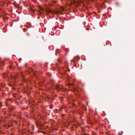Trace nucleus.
Segmentation results:
<instances>
[{"label":"nucleus","mask_w":135,"mask_h":135,"mask_svg":"<svg viewBox=\"0 0 135 135\" xmlns=\"http://www.w3.org/2000/svg\"><path fill=\"white\" fill-rule=\"evenodd\" d=\"M12 126V125H8V127H11Z\"/></svg>","instance_id":"nucleus-4"},{"label":"nucleus","mask_w":135,"mask_h":135,"mask_svg":"<svg viewBox=\"0 0 135 135\" xmlns=\"http://www.w3.org/2000/svg\"><path fill=\"white\" fill-rule=\"evenodd\" d=\"M3 75V76H4V77L5 78L6 77V76L7 75V74L5 73H4Z\"/></svg>","instance_id":"nucleus-2"},{"label":"nucleus","mask_w":135,"mask_h":135,"mask_svg":"<svg viewBox=\"0 0 135 135\" xmlns=\"http://www.w3.org/2000/svg\"><path fill=\"white\" fill-rule=\"evenodd\" d=\"M9 68L10 69H12V65H11V66H10L9 67Z\"/></svg>","instance_id":"nucleus-3"},{"label":"nucleus","mask_w":135,"mask_h":135,"mask_svg":"<svg viewBox=\"0 0 135 135\" xmlns=\"http://www.w3.org/2000/svg\"><path fill=\"white\" fill-rule=\"evenodd\" d=\"M17 77V78H18V77L17 76V77Z\"/></svg>","instance_id":"nucleus-8"},{"label":"nucleus","mask_w":135,"mask_h":135,"mask_svg":"<svg viewBox=\"0 0 135 135\" xmlns=\"http://www.w3.org/2000/svg\"><path fill=\"white\" fill-rule=\"evenodd\" d=\"M50 75H51L50 74V75H49V76H50Z\"/></svg>","instance_id":"nucleus-6"},{"label":"nucleus","mask_w":135,"mask_h":135,"mask_svg":"<svg viewBox=\"0 0 135 135\" xmlns=\"http://www.w3.org/2000/svg\"><path fill=\"white\" fill-rule=\"evenodd\" d=\"M23 80V81H25V79H23V80Z\"/></svg>","instance_id":"nucleus-5"},{"label":"nucleus","mask_w":135,"mask_h":135,"mask_svg":"<svg viewBox=\"0 0 135 135\" xmlns=\"http://www.w3.org/2000/svg\"><path fill=\"white\" fill-rule=\"evenodd\" d=\"M16 79H17V78H15Z\"/></svg>","instance_id":"nucleus-7"},{"label":"nucleus","mask_w":135,"mask_h":135,"mask_svg":"<svg viewBox=\"0 0 135 135\" xmlns=\"http://www.w3.org/2000/svg\"><path fill=\"white\" fill-rule=\"evenodd\" d=\"M20 75L22 77H23V74L22 73H21Z\"/></svg>","instance_id":"nucleus-1"},{"label":"nucleus","mask_w":135,"mask_h":135,"mask_svg":"<svg viewBox=\"0 0 135 135\" xmlns=\"http://www.w3.org/2000/svg\"><path fill=\"white\" fill-rule=\"evenodd\" d=\"M17 77V78H18V77L17 76V77Z\"/></svg>","instance_id":"nucleus-9"}]
</instances>
